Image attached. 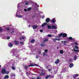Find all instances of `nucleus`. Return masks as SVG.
<instances>
[{
	"mask_svg": "<svg viewBox=\"0 0 79 79\" xmlns=\"http://www.w3.org/2000/svg\"><path fill=\"white\" fill-rule=\"evenodd\" d=\"M75 48H73V51L74 52H79V50L78 49L76 50V49H79V48L78 47V46H75Z\"/></svg>",
	"mask_w": 79,
	"mask_h": 79,
	"instance_id": "obj_1",
	"label": "nucleus"
},
{
	"mask_svg": "<svg viewBox=\"0 0 79 79\" xmlns=\"http://www.w3.org/2000/svg\"><path fill=\"white\" fill-rule=\"evenodd\" d=\"M45 52H44L43 53V56H47V54H45V53H47V52H48V50L45 49Z\"/></svg>",
	"mask_w": 79,
	"mask_h": 79,
	"instance_id": "obj_2",
	"label": "nucleus"
},
{
	"mask_svg": "<svg viewBox=\"0 0 79 79\" xmlns=\"http://www.w3.org/2000/svg\"><path fill=\"white\" fill-rule=\"evenodd\" d=\"M52 29H56V26L54 25H52L51 26Z\"/></svg>",
	"mask_w": 79,
	"mask_h": 79,
	"instance_id": "obj_3",
	"label": "nucleus"
},
{
	"mask_svg": "<svg viewBox=\"0 0 79 79\" xmlns=\"http://www.w3.org/2000/svg\"><path fill=\"white\" fill-rule=\"evenodd\" d=\"M5 73H6V70L5 69H2V73L3 74H4Z\"/></svg>",
	"mask_w": 79,
	"mask_h": 79,
	"instance_id": "obj_4",
	"label": "nucleus"
},
{
	"mask_svg": "<svg viewBox=\"0 0 79 79\" xmlns=\"http://www.w3.org/2000/svg\"><path fill=\"white\" fill-rule=\"evenodd\" d=\"M14 42L15 45H19V41H18L15 40Z\"/></svg>",
	"mask_w": 79,
	"mask_h": 79,
	"instance_id": "obj_5",
	"label": "nucleus"
},
{
	"mask_svg": "<svg viewBox=\"0 0 79 79\" xmlns=\"http://www.w3.org/2000/svg\"><path fill=\"white\" fill-rule=\"evenodd\" d=\"M46 25H47V23H44L42 24V27H44V26H45Z\"/></svg>",
	"mask_w": 79,
	"mask_h": 79,
	"instance_id": "obj_6",
	"label": "nucleus"
},
{
	"mask_svg": "<svg viewBox=\"0 0 79 79\" xmlns=\"http://www.w3.org/2000/svg\"><path fill=\"white\" fill-rule=\"evenodd\" d=\"M60 62V60H59V59H57V61H55V64H58Z\"/></svg>",
	"mask_w": 79,
	"mask_h": 79,
	"instance_id": "obj_7",
	"label": "nucleus"
},
{
	"mask_svg": "<svg viewBox=\"0 0 79 79\" xmlns=\"http://www.w3.org/2000/svg\"><path fill=\"white\" fill-rule=\"evenodd\" d=\"M50 20V19L49 18H47L46 20V22L47 23H49V21Z\"/></svg>",
	"mask_w": 79,
	"mask_h": 79,
	"instance_id": "obj_8",
	"label": "nucleus"
},
{
	"mask_svg": "<svg viewBox=\"0 0 79 79\" xmlns=\"http://www.w3.org/2000/svg\"><path fill=\"white\" fill-rule=\"evenodd\" d=\"M52 23H55L56 22V20L55 19L53 18V19L52 20Z\"/></svg>",
	"mask_w": 79,
	"mask_h": 79,
	"instance_id": "obj_9",
	"label": "nucleus"
},
{
	"mask_svg": "<svg viewBox=\"0 0 79 79\" xmlns=\"http://www.w3.org/2000/svg\"><path fill=\"white\" fill-rule=\"evenodd\" d=\"M67 37V34L66 33H64L63 34V37Z\"/></svg>",
	"mask_w": 79,
	"mask_h": 79,
	"instance_id": "obj_10",
	"label": "nucleus"
},
{
	"mask_svg": "<svg viewBox=\"0 0 79 79\" xmlns=\"http://www.w3.org/2000/svg\"><path fill=\"white\" fill-rule=\"evenodd\" d=\"M73 66H74V64H73V63L70 64L69 65V67L70 68H72V67H73Z\"/></svg>",
	"mask_w": 79,
	"mask_h": 79,
	"instance_id": "obj_11",
	"label": "nucleus"
},
{
	"mask_svg": "<svg viewBox=\"0 0 79 79\" xmlns=\"http://www.w3.org/2000/svg\"><path fill=\"white\" fill-rule=\"evenodd\" d=\"M35 66V64H31L29 65L28 66H29V67H31V66Z\"/></svg>",
	"mask_w": 79,
	"mask_h": 79,
	"instance_id": "obj_12",
	"label": "nucleus"
},
{
	"mask_svg": "<svg viewBox=\"0 0 79 79\" xmlns=\"http://www.w3.org/2000/svg\"><path fill=\"white\" fill-rule=\"evenodd\" d=\"M33 29H35L36 28H37V25H34L33 26Z\"/></svg>",
	"mask_w": 79,
	"mask_h": 79,
	"instance_id": "obj_13",
	"label": "nucleus"
},
{
	"mask_svg": "<svg viewBox=\"0 0 79 79\" xmlns=\"http://www.w3.org/2000/svg\"><path fill=\"white\" fill-rule=\"evenodd\" d=\"M3 32V29L2 27H0V33H2Z\"/></svg>",
	"mask_w": 79,
	"mask_h": 79,
	"instance_id": "obj_14",
	"label": "nucleus"
},
{
	"mask_svg": "<svg viewBox=\"0 0 79 79\" xmlns=\"http://www.w3.org/2000/svg\"><path fill=\"white\" fill-rule=\"evenodd\" d=\"M9 78V76L8 75L5 76L4 77V79H8Z\"/></svg>",
	"mask_w": 79,
	"mask_h": 79,
	"instance_id": "obj_15",
	"label": "nucleus"
},
{
	"mask_svg": "<svg viewBox=\"0 0 79 79\" xmlns=\"http://www.w3.org/2000/svg\"><path fill=\"white\" fill-rule=\"evenodd\" d=\"M48 29H52V26L50 25H48Z\"/></svg>",
	"mask_w": 79,
	"mask_h": 79,
	"instance_id": "obj_16",
	"label": "nucleus"
},
{
	"mask_svg": "<svg viewBox=\"0 0 79 79\" xmlns=\"http://www.w3.org/2000/svg\"><path fill=\"white\" fill-rule=\"evenodd\" d=\"M50 77V75H47L45 77V78L46 79H48Z\"/></svg>",
	"mask_w": 79,
	"mask_h": 79,
	"instance_id": "obj_17",
	"label": "nucleus"
},
{
	"mask_svg": "<svg viewBox=\"0 0 79 79\" xmlns=\"http://www.w3.org/2000/svg\"><path fill=\"white\" fill-rule=\"evenodd\" d=\"M24 68L25 69H27L28 68V66L27 65H25V66L24 67Z\"/></svg>",
	"mask_w": 79,
	"mask_h": 79,
	"instance_id": "obj_18",
	"label": "nucleus"
},
{
	"mask_svg": "<svg viewBox=\"0 0 79 79\" xmlns=\"http://www.w3.org/2000/svg\"><path fill=\"white\" fill-rule=\"evenodd\" d=\"M79 76V75L78 74H75L74 76H73V78H76V77H77V76Z\"/></svg>",
	"mask_w": 79,
	"mask_h": 79,
	"instance_id": "obj_19",
	"label": "nucleus"
},
{
	"mask_svg": "<svg viewBox=\"0 0 79 79\" xmlns=\"http://www.w3.org/2000/svg\"><path fill=\"white\" fill-rule=\"evenodd\" d=\"M9 46L11 48L13 47V44L11 43L10 44H9Z\"/></svg>",
	"mask_w": 79,
	"mask_h": 79,
	"instance_id": "obj_20",
	"label": "nucleus"
},
{
	"mask_svg": "<svg viewBox=\"0 0 79 79\" xmlns=\"http://www.w3.org/2000/svg\"><path fill=\"white\" fill-rule=\"evenodd\" d=\"M48 40V39H45L43 40V42H47Z\"/></svg>",
	"mask_w": 79,
	"mask_h": 79,
	"instance_id": "obj_21",
	"label": "nucleus"
},
{
	"mask_svg": "<svg viewBox=\"0 0 79 79\" xmlns=\"http://www.w3.org/2000/svg\"><path fill=\"white\" fill-rule=\"evenodd\" d=\"M41 47H45V46L44 45V43H42L41 44Z\"/></svg>",
	"mask_w": 79,
	"mask_h": 79,
	"instance_id": "obj_22",
	"label": "nucleus"
},
{
	"mask_svg": "<svg viewBox=\"0 0 79 79\" xmlns=\"http://www.w3.org/2000/svg\"><path fill=\"white\" fill-rule=\"evenodd\" d=\"M45 73H42L40 74V76H45Z\"/></svg>",
	"mask_w": 79,
	"mask_h": 79,
	"instance_id": "obj_23",
	"label": "nucleus"
},
{
	"mask_svg": "<svg viewBox=\"0 0 79 79\" xmlns=\"http://www.w3.org/2000/svg\"><path fill=\"white\" fill-rule=\"evenodd\" d=\"M60 54H63V50H60Z\"/></svg>",
	"mask_w": 79,
	"mask_h": 79,
	"instance_id": "obj_24",
	"label": "nucleus"
},
{
	"mask_svg": "<svg viewBox=\"0 0 79 79\" xmlns=\"http://www.w3.org/2000/svg\"><path fill=\"white\" fill-rule=\"evenodd\" d=\"M68 39L69 40H73V38L72 37H69Z\"/></svg>",
	"mask_w": 79,
	"mask_h": 79,
	"instance_id": "obj_25",
	"label": "nucleus"
},
{
	"mask_svg": "<svg viewBox=\"0 0 79 79\" xmlns=\"http://www.w3.org/2000/svg\"><path fill=\"white\" fill-rule=\"evenodd\" d=\"M35 42V40L34 39H32L31 41V43H33V42Z\"/></svg>",
	"mask_w": 79,
	"mask_h": 79,
	"instance_id": "obj_26",
	"label": "nucleus"
},
{
	"mask_svg": "<svg viewBox=\"0 0 79 79\" xmlns=\"http://www.w3.org/2000/svg\"><path fill=\"white\" fill-rule=\"evenodd\" d=\"M16 16L17 17H18V18H21V17H22V16L21 15H17Z\"/></svg>",
	"mask_w": 79,
	"mask_h": 79,
	"instance_id": "obj_27",
	"label": "nucleus"
},
{
	"mask_svg": "<svg viewBox=\"0 0 79 79\" xmlns=\"http://www.w3.org/2000/svg\"><path fill=\"white\" fill-rule=\"evenodd\" d=\"M62 35H63V33H61L59 35V37H61Z\"/></svg>",
	"mask_w": 79,
	"mask_h": 79,
	"instance_id": "obj_28",
	"label": "nucleus"
},
{
	"mask_svg": "<svg viewBox=\"0 0 79 79\" xmlns=\"http://www.w3.org/2000/svg\"><path fill=\"white\" fill-rule=\"evenodd\" d=\"M31 9H32V8H31V7H29L28 8L27 10L28 11H31Z\"/></svg>",
	"mask_w": 79,
	"mask_h": 79,
	"instance_id": "obj_29",
	"label": "nucleus"
},
{
	"mask_svg": "<svg viewBox=\"0 0 79 79\" xmlns=\"http://www.w3.org/2000/svg\"><path fill=\"white\" fill-rule=\"evenodd\" d=\"M48 37H52V35L51 34H49L48 35Z\"/></svg>",
	"mask_w": 79,
	"mask_h": 79,
	"instance_id": "obj_30",
	"label": "nucleus"
},
{
	"mask_svg": "<svg viewBox=\"0 0 79 79\" xmlns=\"http://www.w3.org/2000/svg\"><path fill=\"white\" fill-rule=\"evenodd\" d=\"M11 76H15V75L13 74V73H11V75H10Z\"/></svg>",
	"mask_w": 79,
	"mask_h": 79,
	"instance_id": "obj_31",
	"label": "nucleus"
},
{
	"mask_svg": "<svg viewBox=\"0 0 79 79\" xmlns=\"http://www.w3.org/2000/svg\"><path fill=\"white\" fill-rule=\"evenodd\" d=\"M12 69L13 70H15V68L13 66L12 67Z\"/></svg>",
	"mask_w": 79,
	"mask_h": 79,
	"instance_id": "obj_32",
	"label": "nucleus"
},
{
	"mask_svg": "<svg viewBox=\"0 0 79 79\" xmlns=\"http://www.w3.org/2000/svg\"><path fill=\"white\" fill-rule=\"evenodd\" d=\"M6 30H7V31H10V28L7 27L6 28Z\"/></svg>",
	"mask_w": 79,
	"mask_h": 79,
	"instance_id": "obj_33",
	"label": "nucleus"
},
{
	"mask_svg": "<svg viewBox=\"0 0 79 79\" xmlns=\"http://www.w3.org/2000/svg\"><path fill=\"white\" fill-rule=\"evenodd\" d=\"M56 38H55V39H53V41L54 42H56Z\"/></svg>",
	"mask_w": 79,
	"mask_h": 79,
	"instance_id": "obj_34",
	"label": "nucleus"
},
{
	"mask_svg": "<svg viewBox=\"0 0 79 79\" xmlns=\"http://www.w3.org/2000/svg\"><path fill=\"white\" fill-rule=\"evenodd\" d=\"M77 58V57L76 56H74V59L75 60H76Z\"/></svg>",
	"mask_w": 79,
	"mask_h": 79,
	"instance_id": "obj_35",
	"label": "nucleus"
},
{
	"mask_svg": "<svg viewBox=\"0 0 79 79\" xmlns=\"http://www.w3.org/2000/svg\"><path fill=\"white\" fill-rule=\"evenodd\" d=\"M39 58V55H36V58L37 59L38 58Z\"/></svg>",
	"mask_w": 79,
	"mask_h": 79,
	"instance_id": "obj_36",
	"label": "nucleus"
},
{
	"mask_svg": "<svg viewBox=\"0 0 79 79\" xmlns=\"http://www.w3.org/2000/svg\"><path fill=\"white\" fill-rule=\"evenodd\" d=\"M6 74H9V72H6V73H5Z\"/></svg>",
	"mask_w": 79,
	"mask_h": 79,
	"instance_id": "obj_37",
	"label": "nucleus"
},
{
	"mask_svg": "<svg viewBox=\"0 0 79 79\" xmlns=\"http://www.w3.org/2000/svg\"><path fill=\"white\" fill-rule=\"evenodd\" d=\"M7 39L8 40L10 39V37H9V36H7Z\"/></svg>",
	"mask_w": 79,
	"mask_h": 79,
	"instance_id": "obj_38",
	"label": "nucleus"
},
{
	"mask_svg": "<svg viewBox=\"0 0 79 79\" xmlns=\"http://www.w3.org/2000/svg\"><path fill=\"white\" fill-rule=\"evenodd\" d=\"M56 40H58V41H60V40H61V39H58L57 38H56Z\"/></svg>",
	"mask_w": 79,
	"mask_h": 79,
	"instance_id": "obj_39",
	"label": "nucleus"
},
{
	"mask_svg": "<svg viewBox=\"0 0 79 79\" xmlns=\"http://www.w3.org/2000/svg\"><path fill=\"white\" fill-rule=\"evenodd\" d=\"M64 43H65V44H66V43H68V42L66 41H64Z\"/></svg>",
	"mask_w": 79,
	"mask_h": 79,
	"instance_id": "obj_40",
	"label": "nucleus"
},
{
	"mask_svg": "<svg viewBox=\"0 0 79 79\" xmlns=\"http://www.w3.org/2000/svg\"><path fill=\"white\" fill-rule=\"evenodd\" d=\"M21 38L22 39H24V36H22Z\"/></svg>",
	"mask_w": 79,
	"mask_h": 79,
	"instance_id": "obj_41",
	"label": "nucleus"
},
{
	"mask_svg": "<svg viewBox=\"0 0 79 79\" xmlns=\"http://www.w3.org/2000/svg\"><path fill=\"white\" fill-rule=\"evenodd\" d=\"M74 44H75V45H78V44H77V43L76 42H74Z\"/></svg>",
	"mask_w": 79,
	"mask_h": 79,
	"instance_id": "obj_42",
	"label": "nucleus"
},
{
	"mask_svg": "<svg viewBox=\"0 0 79 79\" xmlns=\"http://www.w3.org/2000/svg\"><path fill=\"white\" fill-rule=\"evenodd\" d=\"M20 44H22V45H23L24 44V43L23 42H20Z\"/></svg>",
	"mask_w": 79,
	"mask_h": 79,
	"instance_id": "obj_43",
	"label": "nucleus"
},
{
	"mask_svg": "<svg viewBox=\"0 0 79 79\" xmlns=\"http://www.w3.org/2000/svg\"><path fill=\"white\" fill-rule=\"evenodd\" d=\"M69 61H72V59H70L69 60Z\"/></svg>",
	"mask_w": 79,
	"mask_h": 79,
	"instance_id": "obj_44",
	"label": "nucleus"
},
{
	"mask_svg": "<svg viewBox=\"0 0 79 79\" xmlns=\"http://www.w3.org/2000/svg\"><path fill=\"white\" fill-rule=\"evenodd\" d=\"M27 9H24V11H27Z\"/></svg>",
	"mask_w": 79,
	"mask_h": 79,
	"instance_id": "obj_45",
	"label": "nucleus"
},
{
	"mask_svg": "<svg viewBox=\"0 0 79 79\" xmlns=\"http://www.w3.org/2000/svg\"><path fill=\"white\" fill-rule=\"evenodd\" d=\"M40 32H43V30H40Z\"/></svg>",
	"mask_w": 79,
	"mask_h": 79,
	"instance_id": "obj_46",
	"label": "nucleus"
},
{
	"mask_svg": "<svg viewBox=\"0 0 79 79\" xmlns=\"http://www.w3.org/2000/svg\"><path fill=\"white\" fill-rule=\"evenodd\" d=\"M25 5H28V4H29V3H28L27 2L26 3H25Z\"/></svg>",
	"mask_w": 79,
	"mask_h": 79,
	"instance_id": "obj_47",
	"label": "nucleus"
},
{
	"mask_svg": "<svg viewBox=\"0 0 79 79\" xmlns=\"http://www.w3.org/2000/svg\"><path fill=\"white\" fill-rule=\"evenodd\" d=\"M48 70L49 71H51V69H49Z\"/></svg>",
	"mask_w": 79,
	"mask_h": 79,
	"instance_id": "obj_48",
	"label": "nucleus"
},
{
	"mask_svg": "<svg viewBox=\"0 0 79 79\" xmlns=\"http://www.w3.org/2000/svg\"><path fill=\"white\" fill-rule=\"evenodd\" d=\"M14 32H15L14 31H12V32L11 33V34H13V33H14Z\"/></svg>",
	"mask_w": 79,
	"mask_h": 79,
	"instance_id": "obj_49",
	"label": "nucleus"
},
{
	"mask_svg": "<svg viewBox=\"0 0 79 79\" xmlns=\"http://www.w3.org/2000/svg\"><path fill=\"white\" fill-rule=\"evenodd\" d=\"M39 53L40 54V53H41V52H40V51H39Z\"/></svg>",
	"mask_w": 79,
	"mask_h": 79,
	"instance_id": "obj_50",
	"label": "nucleus"
},
{
	"mask_svg": "<svg viewBox=\"0 0 79 79\" xmlns=\"http://www.w3.org/2000/svg\"><path fill=\"white\" fill-rule=\"evenodd\" d=\"M26 74H30V73H28V72H27Z\"/></svg>",
	"mask_w": 79,
	"mask_h": 79,
	"instance_id": "obj_51",
	"label": "nucleus"
},
{
	"mask_svg": "<svg viewBox=\"0 0 79 79\" xmlns=\"http://www.w3.org/2000/svg\"><path fill=\"white\" fill-rule=\"evenodd\" d=\"M72 40L73 41H74V40H75V39H73Z\"/></svg>",
	"mask_w": 79,
	"mask_h": 79,
	"instance_id": "obj_52",
	"label": "nucleus"
},
{
	"mask_svg": "<svg viewBox=\"0 0 79 79\" xmlns=\"http://www.w3.org/2000/svg\"><path fill=\"white\" fill-rule=\"evenodd\" d=\"M36 79H40V78H39V77H37L36 78Z\"/></svg>",
	"mask_w": 79,
	"mask_h": 79,
	"instance_id": "obj_53",
	"label": "nucleus"
},
{
	"mask_svg": "<svg viewBox=\"0 0 79 79\" xmlns=\"http://www.w3.org/2000/svg\"><path fill=\"white\" fill-rule=\"evenodd\" d=\"M36 6L37 7H39V5H37Z\"/></svg>",
	"mask_w": 79,
	"mask_h": 79,
	"instance_id": "obj_54",
	"label": "nucleus"
},
{
	"mask_svg": "<svg viewBox=\"0 0 79 79\" xmlns=\"http://www.w3.org/2000/svg\"><path fill=\"white\" fill-rule=\"evenodd\" d=\"M22 39V38H20V40H21Z\"/></svg>",
	"mask_w": 79,
	"mask_h": 79,
	"instance_id": "obj_55",
	"label": "nucleus"
},
{
	"mask_svg": "<svg viewBox=\"0 0 79 79\" xmlns=\"http://www.w3.org/2000/svg\"><path fill=\"white\" fill-rule=\"evenodd\" d=\"M35 5H37V4L36 3H35Z\"/></svg>",
	"mask_w": 79,
	"mask_h": 79,
	"instance_id": "obj_56",
	"label": "nucleus"
},
{
	"mask_svg": "<svg viewBox=\"0 0 79 79\" xmlns=\"http://www.w3.org/2000/svg\"><path fill=\"white\" fill-rule=\"evenodd\" d=\"M64 45H66V43H64Z\"/></svg>",
	"mask_w": 79,
	"mask_h": 79,
	"instance_id": "obj_57",
	"label": "nucleus"
},
{
	"mask_svg": "<svg viewBox=\"0 0 79 79\" xmlns=\"http://www.w3.org/2000/svg\"><path fill=\"white\" fill-rule=\"evenodd\" d=\"M28 27H31V25H28Z\"/></svg>",
	"mask_w": 79,
	"mask_h": 79,
	"instance_id": "obj_58",
	"label": "nucleus"
},
{
	"mask_svg": "<svg viewBox=\"0 0 79 79\" xmlns=\"http://www.w3.org/2000/svg\"><path fill=\"white\" fill-rule=\"evenodd\" d=\"M35 17V15H34V16H33V17H32L33 18V17Z\"/></svg>",
	"mask_w": 79,
	"mask_h": 79,
	"instance_id": "obj_59",
	"label": "nucleus"
},
{
	"mask_svg": "<svg viewBox=\"0 0 79 79\" xmlns=\"http://www.w3.org/2000/svg\"><path fill=\"white\" fill-rule=\"evenodd\" d=\"M61 43H63V41H61Z\"/></svg>",
	"mask_w": 79,
	"mask_h": 79,
	"instance_id": "obj_60",
	"label": "nucleus"
},
{
	"mask_svg": "<svg viewBox=\"0 0 79 79\" xmlns=\"http://www.w3.org/2000/svg\"><path fill=\"white\" fill-rule=\"evenodd\" d=\"M57 49H58V48H58V47H57Z\"/></svg>",
	"mask_w": 79,
	"mask_h": 79,
	"instance_id": "obj_61",
	"label": "nucleus"
},
{
	"mask_svg": "<svg viewBox=\"0 0 79 79\" xmlns=\"http://www.w3.org/2000/svg\"><path fill=\"white\" fill-rule=\"evenodd\" d=\"M1 68V65H0V68Z\"/></svg>",
	"mask_w": 79,
	"mask_h": 79,
	"instance_id": "obj_62",
	"label": "nucleus"
}]
</instances>
